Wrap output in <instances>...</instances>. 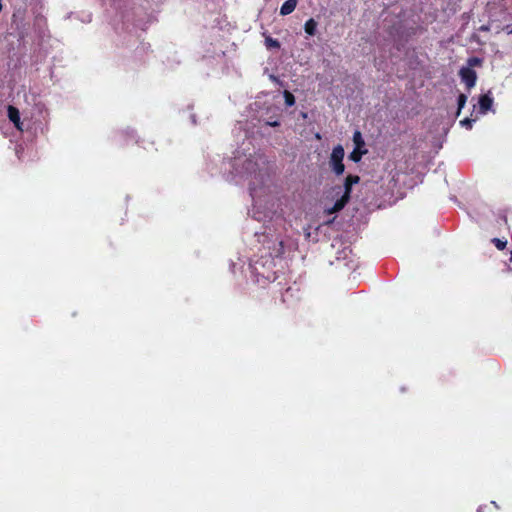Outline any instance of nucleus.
<instances>
[{
    "label": "nucleus",
    "instance_id": "obj_1",
    "mask_svg": "<svg viewBox=\"0 0 512 512\" xmlns=\"http://www.w3.org/2000/svg\"><path fill=\"white\" fill-rule=\"evenodd\" d=\"M344 154V148L342 145L338 144L333 148L329 158V166L337 176L342 175L345 171V165L343 163Z\"/></svg>",
    "mask_w": 512,
    "mask_h": 512
},
{
    "label": "nucleus",
    "instance_id": "obj_2",
    "mask_svg": "<svg viewBox=\"0 0 512 512\" xmlns=\"http://www.w3.org/2000/svg\"><path fill=\"white\" fill-rule=\"evenodd\" d=\"M352 187H353V185H351L349 182L344 180L343 195L334 203V205L332 207L327 208L325 210V212L327 214H333V213L341 211L346 206V204L349 202V200L351 198Z\"/></svg>",
    "mask_w": 512,
    "mask_h": 512
},
{
    "label": "nucleus",
    "instance_id": "obj_3",
    "mask_svg": "<svg viewBox=\"0 0 512 512\" xmlns=\"http://www.w3.org/2000/svg\"><path fill=\"white\" fill-rule=\"evenodd\" d=\"M492 104L493 98L490 95L484 94L480 96L478 104L474 105V113L476 114V118L478 115H485L492 108Z\"/></svg>",
    "mask_w": 512,
    "mask_h": 512
},
{
    "label": "nucleus",
    "instance_id": "obj_4",
    "mask_svg": "<svg viewBox=\"0 0 512 512\" xmlns=\"http://www.w3.org/2000/svg\"><path fill=\"white\" fill-rule=\"evenodd\" d=\"M459 74H460L462 81L465 83V85L468 89L472 88L475 85L476 73L473 69H471V67H469V66L462 67Z\"/></svg>",
    "mask_w": 512,
    "mask_h": 512
},
{
    "label": "nucleus",
    "instance_id": "obj_5",
    "mask_svg": "<svg viewBox=\"0 0 512 512\" xmlns=\"http://www.w3.org/2000/svg\"><path fill=\"white\" fill-rule=\"evenodd\" d=\"M297 3L298 0H286L280 8V14L282 16L291 14L295 10Z\"/></svg>",
    "mask_w": 512,
    "mask_h": 512
},
{
    "label": "nucleus",
    "instance_id": "obj_6",
    "mask_svg": "<svg viewBox=\"0 0 512 512\" xmlns=\"http://www.w3.org/2000/svg\"><path fill=\"white\" fill-rule=\"evenodd\" d=\"M8 118L17 128H20V113L16 107L8 106Z\"/></svg>",
    "mask_w": 512,
    "mask_h": 512
},
{
    "label": "nucleus",
    "instance_id": "obj_7",
    "mask_svg": "<svg viewBox=\"0 0 512 512\" xmlns=\"http://www.w3.org/2000/svg\"><path fill=\"white\" fill-rule=\"evenodd\" d=\"M258 264L259 263H256V265L254 267V270H255V273L257 274V276H260L269 282H273L277 279L276 273L274 271H270V272L266 273L265 271L260 270Z\"/></svg>",
    "mask_w": 512,
    "mask_h": 512
},
{
    "label": "nucleus",
    "instance_id": "obj_8",
    "mask_svg": "<svg viewBox=\"0 0 512 512\" xmlns=\"http://www.w3.org/2000/svg\"><path fill=\"white\" fill-rule=\"evenodd\" d=\"M317 25V22L313 18H310L304 24V31L309 36H314L316 34Z\"/></svg>",
    "mask_w": 512,
    "mask_h": 512
},
{
    "label": "nucleus",
    "instance_id": "obj_9",
    "mask_svg": "<svg viewBox=\"0 0 512 512\" xmlns=\"http://www.w3.org/2000/svg\"><path fill=\"white\" fill-rule=\"evenodd\" d=\"M367 149H361V148H355L354 147V150L350 153L349 155V159L353 162H359L362 158L363 155L367 154Z\"/></svg>",
    "mask_w": 512,
    "mask_h": 512
},
{
    "label": "nucleus",
    "instance_id": "obj_10",
    "mask_svg": "<svg viewBox=\"0 0 512 512\" xmlns=\"http://www.w3.org/2000/svg\"><path fill=\"white\" fill-rule=\"evenodd\" d=\"M353 142L355 144V148H361V149H365L364 146H365V141L362 137V134L360 131L356 130L353 134Z\"/></svg>",
    "mask_w": 512,
    "mask_h": 512
},
{
    "label": "nucleus",
    "instance_id": "obj_11",
    "mask_svg": "<svg viewBox=\"0 0 512 512\" xmlns=\"http://www.w3.org/2000/svg\"><path fill=\"white\" fill-rule=\"evenodd\" d=\"M265 45L267 48H280V42L277 39H274L272 37H266L265 38Z\"/></svg>",
    "mask_w": 512,
    "mask_h": 512
},
{
    "label": "nucleus",
    "instance_id": "obj_12",
    "mask_svg": "<svg viewBox=\"0 0 512 512\" xmlns=\"http://www.w3.org/2000/svg\"><path fill=\"white\" fill-rule=\"evenodd\" d=\"M284 100H285L286 106H288V107H291L295 104V97L288 90L284 91Z\"/></svg>",
    "mask_w": 512,
    "mask_h": 512
},
{
    "label": "nucleus",
    "instance_id": "obj_13",
    "mask_svg": "<svg viewBox=\"0 0 512 512\" xmlns=\"http://www.w3.org/2000/svg\"><path fill=\"white\" fill-rule=\"evenodd\" d=\"M345 180L349 182L351 185H355L360 182V177L358 175L349 174L348 176H346Z\"/></svg>",
    "mask_w": 512,
    "mask_h": 512
},
{
    "label": "nucleus",
    "instance_id": "obj_14",
    "mask_svg": "<svg viewBox=\"0 0 512 512\" xmlns=\"http://www.w3.org/2000/svg\"><path fill=\"white\" fill-rule=\"evenodd\" d=\"M493 242L495 243L496 247H497L499 250L504 249V248H505V246H506V242H505V241H502V240L497 239V238H495V239L493 240Z\"/></svg>",
    "mask_w": 512,
    "mask_h": 512
},
{
    "label": "nucleus",
    "instance_id": "obj_15",
    "mask_svg": "<svg viewBox=\"0 0 512 512\" xmlns=\"http://www.w3.org/2000/svg\"><path fill=\"white\" fill-rule=\"evenodd\" d=\"M465 102H466V96L461 94L459 96V101H458L459 109H461L464 106Z\"/></svg>",
    "mask_w": 512,
    "mask_h": 512
},
{
    "label": "nucleus",
    "instance_id": "obj_16",
    "mask_svg": "<svg viewBox=\"0 0 512 512\" xmlns=\"http://www.w3.org/2000/svg\"><path fill=\"white\" fill-rule=\"evenodd\" d=\"M475 120H476V118H475V119L465 118L464 120H461V121H460V124H461L462 126H468V125H470V124H471V122H472V121H475Z\"/></svg>",
    "mask_w": 512,
    "mask_h": 512
},
{
    "label": "nucleus",
    "instance_id": "obj_17",
    "mask_svg": "<svg viewBox=\"0 0 512 512\" xmlns=\"http://www.w3.org/2000/svg\"><path fill=\"white\" fill-rule=\"evenodd\" d=\"M479 63H480L479 59L478 58H474V57L473 58H469L468 61H467V64H469V65L479 64Z\"/></svg>",
    "mask_w": 512,
    "mask_h": 512
},
{
    "label": "nucleus",
    "instance_id": "obj_18",
    "mask_svg": "<svg viewBox=\"0 0 512 512\" xmlns=\"http://www.w3.org/2000/svg\"><path fill=\"white\" fill-rule=\"evenodd\" d=\"M268 124H269L270 126H272V127L279 126V122H277V121L269 122Z\"/></svg>",
    "mask_w": 512,
    "mask_h": 512
},
{
    "label": "nucleus",
    "instance_id": "obj_19",
    "mask_svg": "<svg viewBox=\"0 0 512 512\" xmlns=\"http://www.w3.org/2000/svg\"><path fill=\"white\" fill-rule=\"evenodd\" d=\"M270 78H271L273 81L278 82V78H277V77H275L274 75H270Z\"/></svg>",
    "mask_w": 512,
    "mask_h": 512
},
{
    "label": "nucleus",
    "instance_id": "obj_20",
    "mask_svg": "<svg viewBox=\"0 0 512 512\" xmlns=\"http://www.w3.org/2000/svg\"><path fill=\"white\" fill-rule=\"evenodd\" d=\"M281 301H282L283 303H285V302L287 301V300H286V298H285V295H282Z\"/></svg>",
    "mask_w": 512,
    "mask_h": 512
},
{
    "label": "nucleus",
    "instance_id": "obj_21",
    "mask_svg": "<svg viewBox=\"0 0 512 512\" xmlns=\"http://www.w3.org/2000/svg\"><path fill=\"white\" fill-rule=\"evenodd\" d=\"M290 291H291V288H290V287H288V288L286 289V294H288Z\"/></svg>",
    "mask_w": 512,
    "mask_h": 512
},
{
    "label": "nucleus",
    "instance_id": "obj_22",
    "mask_svg": "<svg viewBox=\"0 0 512 512\" xmlns=\"http://www.w3.org/2000/svg\"><path fill=\"white\" fill-rule=\"evenodd\" d=\"M268 262H269V265L273 264V260L272 259H270Z\"/></svg>",
    "mask_w": 512,
    "mask_h": 512
}]
</instances>
